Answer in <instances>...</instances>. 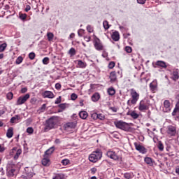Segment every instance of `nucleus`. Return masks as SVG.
I'll use <instances>...</instances> for the list:
<instances>
[{"label":"nucleus","instance_id":"4c0bfd02","mask_svg":"<svg viewBox=\"0 0 179 179\" xmlns=\"http://www.w3.org/2000/svg\"><path fill=\"white\" fill-rule=\"evenodd\" d=\"M6 47H8V45L6 43L0 45V52H3L6 50Z\"/></svg>","mask_w":179,"mask_h":179},{"label":"nucleus","instance_id":"2f4dec72","mask_svg":"<svg viewBox=\"0 0 179 179\" xmlns=\"http://www.w3.org/2000/svg\"><path fill=\"white\" fill-rule=\"evenodd\" d=\"M107 92L109 96H114L115 94V89L113 87H109Z\"/></svg>","mask_w":179,"mask_h":179},{"label":"nucleus","instance_id":"58836bf2","mask_svg":"<svg viewBox=\"0 0 179 179\" xmlns=\"http://www.w3.org/2000/svg\"><path fill=\"white\" fill-rule=\"evenodd\" d=\"M62 164H63V166H68L69 164H71V161L68 159H63L62 160Z\"/></svg>","mask_w":179,"mask_h":179},{"label":"nucleus","instance_id":"412c9836","mask_svg":"<svg viewBox=\"0 0 179 179\" xmlns=\"http://www.w3.org/2000/svg\"><path fill=\"white\" fill-rule=\"evenodd\" d=\"M55 150V148L51 147L48 150L45 152L44 156H46L48 157H50L52 153H54V151Z\"/></svg>","mask_w":179,"mask_h":179},{"label":"nucleus","instance_id":"a211bd4d","mask_svg":"<svg viewBox=\"0 0 179 179\" xmlns=\"http://www.w3.org/2000/svg\"><path fill=\"white\" fill-rule=\"evenodd\" d=\"M156 66H159V68H163L164 69H166L167 68V64L162 60H158L155 62Z\"/></svg>","mask_w":179,"mask_h":179},{"label":"nucleus","instance_id":"a878e982","mask_svg":"<svg viewBox=\"0 0 179 179\" xmlns=\"http://www.w3.org/2000/svg\"><path fill=\"white\" fill-rule=\"evenodd\" d=\"M79 116H80V118H81L82 120H86V118H87L88 117L87 112L85 110L80 111L79 113Z\"/></svg>","mask_w":179,"mask_h":179},{"label":"nucleus","instance_id":"f8f14e48","mask_svg":"<svg viewBox=\"0 0 179 179\" xmlns=\"http://www.w3.org/2000/svg\"><path fill=\"white\" fill-rule=\"evenodd\" d=\"M10 155L11 156L15 155L13 159L14 160H17V159H19V157L22 155V150H16V148H14L12 149V151L10 152Z\"/></svg>","mask_w":179,"mask_h":179},{"label":"nucleus","instance_id":"680f3d73","mask_svg":"<svg viewBox=\"0 0 179 179\" xmlns=\"http://www.w3.org/2000/svg\"><path fill=\"white\" fill-rule=\"evenodd\" d=\"M138 3H140L141 5H144V3H146V0H137Z\"/></svg>","mask_w":179,"mask_h":179},{"label":"nucleus","instance_id":"e2e57ef3","mask_svg":"<svg viewBox=\"0 0 179 179\" xmlns=\"http://www.w3.org/2000/svg\"><path fill=\"white\" fill-rule=\"evenodd\" d=\"M104 116L103 114H98V120H104Z\"/></svg>","mask_w":179,"mask_h":179},{"label":"nucleus","instance_id":"6e6552de","mask_svg":"<svg viewBox=\"0 0 179 179\" xmlns=\"http://www.w3.org/2000/svg\"><path fill=\"white\" fill-rule=\"evenodd\" d=\"M29 99H30V94H26L25 95L20 96L16 101V106H22V104H24Z\"/></svg>","mask_w":179,"mask_h":179},{"label":"nucleus","instance_id":"b1692460","mask_svg":"<svg viewBox=\"0 0 179 179\" xmlns=\"http://www.w3.org/2000/svg\"><path fill=\"white\" fill-rule=\"evenodd\" d=\"M92 101H94V103H96V101H99L100 100V94L98 92H95L92 96Z\"/></svg>","mask_w":179,"mask_h":179},{"label":"nucleus","instance_id":"c85d7f7f","mask_svg":"<svg viewBox=\"0 0 179 179\" xmlns=\"http://www.w3.org/2000/svg\"><path fill=\"white\" fill-rule=\"evenodd\" d=\"M150 89L151 92H155L157 90V84H156L155 83H151L150 84Z\"/></svg>","mask_w":179,"mask_h":179},{"label":"nucleus","instance_id":"0e129e2a","mask_svg":"<svg viewBox=\"0 0 179 179\" xmlns=\"http://www.w3.org/2000/svg\"><path fill=\"white\" fill-rule=\"evenodd\" d=\"M5 152V147L3 145H0V153H3Z\"/></svg>","mask_w":179,"mask_h":179},{"label":"nucleus","instance_id":"423d86ee","mask_svg":"<svg viewBox=\"0 0 179 179\" xmlns=\"http://www.w3.org/2000/svg\"><path fill=\"white\" fill-rule=\"evenodd\" d=\"M118 76L122 77V72L118 71L117 72L116 71H111L109 75V79L110 83H115L117 82V78H118Z\"/></svg>","mask_w":179,"mask_h":179},{"label":"nucleus","instance_id":"e433bc0d","mask_svg":"<svg viewBox=\"0 0 179 179\" xmlns=\"http://www.w3.org/2000/svg\"><path fill=\"white\" fill-rule=\"evenodd\" d=\"M157 148L161 152H163V150H164V145H163V143L162 141L158 142Z\"/></svg>","mask_w":179,"mask_h":179},{"label":"nucleus","instance_id":"7c9ffc66","mask_svg":"<svg viewBox=\"0 0 179 179\" xmlns=\"http://www.w3.org/2000/svg\"><path fill=\"white\" fill-rule=\"evenodd\" d=\"M58 107H59V108H60L58 110V112L62 113V111H64V110H65V108H66V103H60L58 105Z\"/></svg>","mask_w":179,"mask_h":179},{"label":"nucleus","instance_id":"37998d69","mask_svg":"<svg viewBox=\"0 0 179 179\" xmlns=\"http://www.w3.org/2000/svg\"><path fill=\"white\" fill-rule=\"evenodd\" d=\"M29 58L31 60H33L36 58V53H34V52H31L29 54Z\"/></svg>","mask_w":179,"mask_h":179},{"label":"nucleus","instance_id":"dca6fc26","mask_svg":"<svg viewBox=\"0 0 179 179\" xmlns=\"http://www.w3.org/2000/svg\"><path fill=\"white\" fill-rule=\"evenodd\" d=\"M43 96L45 99H54L55 95H54V93H52V92L51 91H45L43 93Z\"/></svg>","mask_w":179,"mask_h":179},{"label":"nucleus","instance_id":"052dcab7","mask_svg":"<svg viewBox=\"0 0 179 179\" xmlns=\"http://www.w3.org/2000/svg\"><path fill=\"white\" fill-rule=\"evenodd\" d=\"M61 85L59 83H56L55 84V89H57V90H61Z\"/></svg>","mask_w":179,"mask_h":179},{"label":"nucleus","instance_id":"c9c22d12","mask_svg":"<svg viewBox=\"0 0 179 179\" xmlns=\"http://www.w3.org/2000/svg\"><path fill=\"white\" fill-rule=\"evenodd\" d=\"M103 26L105 30H108L110 29V24H108V21L105 20L103 22Z\"/></svg>","mask_w":179,"mask_h":179},{"label":"nucleus","instance_id":"774afa93","mask_svg":"<svg viewBox=\"0 0 179 179\" xmlns=\"http://www.w3.org/2000/svg\"><path fill=\"white\" fill-rule=\"evenodd\" d=\"M175 171H176V174H177L178 176H179V166H177V167L176 168Z\"/></svg>","mask_w":179,"mask_h":179},{"label":"nucleus","instance_id":"de8ad7c7","mask_svg":"<svg viewBox=\"0 0 179 179\" xmlns=\"http://www.w3.org/2000/svg\"><path fill=\"white\" fill-rule=\"evenodd\" d=\"M114 66H115V62H110L108 64V68H109V69H113L114 68Z\"/></svg>","mask_w":179,"mask_h":179},{"label":"nucleus","instance_id":"473e14b6","mask_svg":"<svg viewBox=\"0 0 179 179\" xmlns=\"http://www.w3.org/2000/svg\"><path fill=\"white\" fill-rule=\"evenodd\" d=\"M172 79L173 80H174L175 82L176 80H178L179 79V75L177 71H173L172 73Z\"/></svg>","mask_w":179,"mask_h":179},{"label":"nucleus","instance_id":"a19ab883","mask_svg":"<svg viewBox=\"0 0 179 179\" xmlns=\"http://www.w3.org/2000/svg\"><path fill=\"white\" fill-rule=\"evenodd\" d=\"M43 65H48L50 64V58L49 57H44L42 60Z\"/></svg>","mask_w":179,"mask_h":179},{"label":"nucleus","instance_id":"49530a36","mask_svg":"<svg viewBox=\"0 0 179 179\" xmlns=\"http://www.w3.org/2000/svg\"><path fill=\"white\" fill-rule=\"evenodd\" d=\"M125 51L127 54H131V52H132V48L131 46H126Z\"/></svg>","mask_w":179,"mask_h":179},{"label":"nucleus","instance_id":"6ab92c4d","mask_svg":"<svg viewBox=\"0 0 179 179\" xmlns=\"http://www.w3.org/2000/svg\"><path fill=\"white\" fill-rule=\"evenodd\" d=\"M76 127V124L73 122H68L64 124V129L68 131L69 129H73Z\"/></svg>","mask_w":179,"mask_h":179},{"label":"nucleus","instance_id":"09e8293b","mask_svg":"<svg viewBox=\"0 0 179 179\" xmlns=\"http://www.w3.org/2000/svg\"><path fill=\"white\" fill-rule=\"evenodd\" d=\"M87 30L88 33H93V31H94V30L93 29V27H92L91 25L87 26Z\"/></svg>","mask_w":179,"mask_h":179},{"label":"nucleus","instance_id":"2eb2a0df","mask_svg":"<svg viewBox=\"0 0 179 179\" xmlns=\"http://www.w3.org/2000/svg\"><path fill=\"white\" fill-rule=\"evenodd\" d=\"M43 166L48 167L51 164V160H50V157L47 155H43V159L41 161Z\"/></svg>","mask_w":179,"mask_h":179},{"label":"nucleus","instance_id":"ea45409f","mask_svg":"<svg viewBox=\"0 0 179 179\" xmlns=\"http://www.w3.org/2000/svg\"><path fill=\"white\" fill-rule=\"evenodd\" d=\"M47 108V104L44 103L41 106V107L38 110V111H40L41 113H44L45 111V109Z\"/></svg>","mask_w":179,"mask_h":179},{"label":"nucleus","instance_id":"4468645a","mask_svg":"<svg viewBox=\"0 0 179 179\" xmlns=\"http://www.w3.org/2000/svg\"><path fill=\"white\" fill-rule=\"evenodd\" d=\"M106 156H108V157H110V159H113V160H119L120 159L118 155H117L115 151L112 150H108L106 152Z\"/></svg>","mask_w":179,"mask_h":179},{"label":"nucleus","instance_id":"338daca9","mask_svg":"<svg viewBox=\"0 0 179 179\" xmlns=\"http://www.w3.org/2000/svg\"><path fill=\"white\" fill-rule=\"evenodd\" d=\"M27 92V88L24 87L21 89V93H26Z\"/></svg>","mask_w":179,"mask_h":179},{"label":"nucleus","instance_id":"4be33fe9","mask_svg":"<svg viewBox=\"0 0 179 179\" xmlns=\"http://www.w3.org/2000/svg\"><path fill=\"white\" fill-rule=\"evenodd\" d=\"M144 162L145 163H146V164H148V166H153L155 161H153V159L149 157H147L144 159Z\"/></svg>","mask_w":179,"mask_h":179},{"label":"nucleus","instance_id":"f03ea898","mask_svg":"<svg viewBox=\"0 0 179 179\" xmlns=\"http://www.w3.org/2000/svg\"><path fill=\"white\" fill-rule=\"evenodd\" d=\"M101 157H103V152L101 151V150L97 149L90 155L89 160L90 162H92V163H96L99 162Z\"/></svg>","mask_w":179,"mask_h":179},{"label":"nucleus","instance_id":"9d476101","mask_svg":"<svg viewBox=\"0 0 179 179\" xmlns=\"http://www.w3.org/2000/svg\"><path fill=\"white\" fill-rule=\"evenodd\" d=\"M136 150L139 152V153H141L142 155H146L148 153V149L145 148V146L141 145V144H138V143H134Z\"/></svg>","mask_w":179,"mask_h":179},{"label":"nucleus","instance_id":"864d4df0","mask_svg":"<svg viewBox=\"0 0 179 179\" xmlns=\"http://www.w3.org/2000/svg\"><path fill=\"white\" fill-rule=\"evenodd\" d=\"M65 177L64 176V175H61V174H57L55 178H53V179H64Z\"/></svg>","mask_w":179,"mask_h":179},{"label":"nucleus","instance_id":"f3484780","mask_svg":"<svg viewBox=\"0 0 179 179\" xmlns=\"http://www.w3.org/2000/svg\"><path fill=\"white\" fill-rule=\"evenodd\" d=\"M127 115H130L133 120H138V118H139V114H138L135 110L127 112Z\"/></svg>","mask_w":179,"mask_h":179},{"label":"nucleus","instance_id":"7ed1b4c3","mask_svg":"<svg viewBox=\"0 0 179 179\" xmlns=\"http://www.w3.org/2000/svg\"><path fill=\"white\" fill-rule=\"evenodd\" d=\"M150 107V103L148 100H141L138 104V110L141 113H145L147 110H149Z\"/></svg>","mask_w":179,"mask_h":179},{"label":"nucleus","instance_id":"72a5a7b5","mask_svg":"<svg viewBox=\"0 0 179 179\" xmlns=\"http://www.w3.org/2000/svg\"><path fill=\"white\" fill-rule=\"evenodd\" d=\"M47 38L48 41H52V40H54V34H52V32H48Z\"/></svg>","mask_w":179,"mask_h":179},{"label":"nucleus","instance_id":"c756f323","mask_svg":"<svg viewBox=\"0 0 179 179\" xmlns=\"http://www.w3.org/2000/svg\"><path fill=\"white\" fill-rule=\"evenodd\" d=\"M178 113H179V103H177L176 104L175 108L173 109V111L172 112V115L173 116L177 115Z\"/></svg>","mask_w":179,"mask_h":179},{"label":"nucleus","instance_id":"aec40b11","mask_svg":"<svg viewBox=\"0 0 179 179\" xmlns=\"http://www.w3.org/2000/svg\"><path fill=\"white\" fill-rule=\"evenodd\" d=\"M111 38L113 41H120V32L115 31L111 35Z\"/></svg>","mask_w":179,"mask_h":179},{"label":"nucleus","instance_id":"393cba45","mask_svg":"<svg viewBox=\"0 0 179 179\" xmlns=\"http://www.w3.org/2000/svg\"><path fill=\"white\" fill-rule=\"evenodd\" d=\"M6 136L8 138H10L13 136V127H10L8 129L6 132Z\"/></svg>","mask_w":179,"mask_h":179},{"label":"nucleus","instance_id":"13d9d810","mask_svg":"<svg viewBox=\"0 0 179 179\" xmlns=\"http://www.w3.org/2000/svg\"><path fill=\"white\" fill-rule=\"evenodd\" d=\"M91 38H92L90 37V36H84V40H85L87 41V43H89V41H90Z\"/></svg>","mask_w":179,"mask_h":179},{"label":"nucleus","instance_id":"cd10ccee","mask_svg":"<svg viewBox=\"0 0 179 179\" xmlns=\"http://www.w3.org/2000/svg\"><path fill=\"white\" fill-rule=\"evenodd\" d=\"M78 66L79 68L85 69L86 66H87V64L86 62H83L82 60H78Z\"/></svg>","mask_w":179,"mask_h":179},{"label":"nucleus","instance_id":"6e6d98bb","mask_svg":"<svg viewBox=\"0 0 179 179\" xmlns=\"http://www.w3.org/2000/svg\"><path fill=\"white\" fill-rule=\"evenodd\" d=\"M71 100H76L78 99V95L75 93L71 94Z\"/></svg>","mask_w":179,"mask_h":179},{"label":"nucleus","instance_id":"20e7f679","mask_svg":"<svg viewBox=\"0 0 179 179\" xmlns=\"http://www.w3.org/2000/svg\"><path fill=\"white\" fill-rule=\"evenodd\" d=\"M114 124L116 128H118L119 129H122V131H128V129H129V125L128 124V123L122 120L114 122Z\"/></svg>","mask_w":179,"mask_h":179},{"label":"nucleus","instance_id":"0eeeda50","mask_svg":"<svg viewBox=\"0 0 179 179\" xmlns=\"http://www.w3.org/2000/svg\"><path fill=\"white\" fill-rule=\"evenodd\" d=\"M6 176L7 177H9V178L15 177V176H16V169H15V165L8 164L7 166Z\"/></svg>","mask_w":179,"mask_h":179},{"label":"nucleus","instance_id":"3c124183","mask_svg":"<svg viewBox=\"0 0 179 179\" xmlns=\"http://www.w3.org/2000/svg\"><path fill=\"white\" fill-rule=\"evenodd\" d=\"M6 97H7L8 100H12V99H13V93L8 92L6 95Z\"/></svg>","mask_w":179,"mask_h":179},{"label":"nucleus","instance_id":"39448f33","mask_svg":"<svg viewBox=\"0 0 179 179\" xmlns=\"http://www.w3.org/2000/svg\"><path fill=\"white\" fill-rule=\"evenodd\" d=\"M57 125V121L53 117H50L49 120L46 121V124L45 126V131H50L54 127Z\"/></svg>","mask_w":179,"mask_h":179},{"label":"nucleus","instance_id":"69168bd1","mask_svg":"<svg viewBox=\"0 0 179 179\" xmlns=\"http://www.w3.org/2000/svg\"><path fill=\"white\" fill-rule=\"evenodd\" d=\"M30 9H31V7L30 6V5H27L25 7V12H29V10H30Z\"/></svg>","mask_w":179,"mask_h":179},{"label":"nucleus","instance_id":"603ef678","mask_svg":"<svg viewBox=\"0 0 179 179\" xmlns=\"http://www.w3.org/2000/svg\"><path fill=\"white\" fill-rule=\"evenodd\" d=\"M20 19L21 20H24L25 19H27V15L26 13L20 14Z\"/></svg>","mask_w":179,"mask_h":179},{"label":"nucleus","instance_id":"8fccbe9b","mask_svg":"<svg viewBox=\"0 0 179 179\" xmlns=\"http://www.w3.org/2000/svg\"><path fill=\"white\" fill-rule=\"evenodd\" d=\"M27 134H29V135H31V134L34 132V129H33V127H28L27 129Z\"/></svg>","mask_w":179,"mask_h":179},{"label":"nucleus","instance_id":"ddd939ff","mask_svg":"<svg viewBox=\"0 0 179 179\" xmlns=\"http://www.w3.org/2000/svg\"><path fill=\"white\" fill-rule=\"evenodd\" d=\"M163 111L164 113H170L171 111V103H170V101L165 100L164 101Z\"/></svg>","mask_w":179,"mask_h":179},{"label":"nucleus","instance_id":"5fc2aeb1","mask_svg":"<svg viewBox=\"0 0 179 179\" xmlns=\"http://www.w3.org/2000/svg\"><path fill=\"white\" fill-rule=\"evenodd\" d=\"M85 33V30L80 29L78 31V34L79 36V37H82V36H83V34Z\"/></svg>","mask_w":179,"mask_h":179},{"label":"nucleus","instance_id":"bb28decb","mask_svg":"<svg viewBox=\"0 0 179 179\" xmlns=\"http://www.w3.org/2000/svg\"><path fill=\"white\" fill-rule=\"evenodd\" d=\"M24 170L27 178H31V177H33V173L31 172V169L29 170V168L27 167Z\"/></svg>","mask_w":179,"mask_h":179},{"label":"nucleus","instance_id":"79ce46f5","mask_svg":"<svg viewBox=\"0 0 179 179\" xmlns=\"http://www.w3.org/2000/svg\"><path fill=\"white\" fill-rule=\"evenodd\" d=\"M15 62L17 65H20V64H22V62H23V57H22V56L18 57Z\"/></svg>","mask_w":179,"mask_h":179},{"label":"nucleus","instance_id":"bf43d9fd","mask_svg":"<svg viewBox=\"0 0 179 179\" xmlns=\"http://www.w3.org/2000/svg\"><path fill=\"white\" fill-rule=\"evenodd\" d=\"M96 172H97V169L96 168L91 169V174L94 175L96 174Z\"/></svg>","mask_w":179,"mask_h":179},{"label":"nucleus","instance_id":"9b49d317","mask_svg":"<svg viewBox=\"0 0 179 179\" xmlns=\"http://www.w3.org/2000/svg\"><path fill=\"white\" fill-rule=\"evenodd\" d=\"M166 132L168 135H170V136H176V135L177 134V127L173 125H169L167 127Z\"/></svg>","mask_w":179,"mask_h":179},{"label":"nucleus","instance_id":"c03bdc74","mask_svg":"<svg viewBox=\"0 0 179 179\" xmlns=\"http://www.w3.org/2000/svg\"><path fill=\"white\" fill-rule=\"evenodd\" d=\"M124 177L126 179H131L132 178V173H126L124 174Z\"/></svg>","mask_w":179,"mask_h":179},{"label":"nucleus","instance_id":"f704fd0d","mask_svg":"<svg viewBox=\"0 0 179 179\" xmlns=\"http://www.w3.org/2000/svg\"><path fill=\"white\" fill-rule=\"evenodd\" d=\"M69 55L71 57H73L75 55H76V50H75V48H71L69 50Z\"/></svg>","mask_w":179,"mask_h":179},{"label":"nucleus","instance_id":"5701e85b","mask_svg":"<svg viewBox=\"0 0 179 179\" xmlns=\"http://www.w3.org/2000/svg\"><path fill=\"white\" fill-rule=\"evenodd\" d=\"M19 120H20V115H15L10 119V124H15V122L17 123L19 122Z\"/></svg>","mask_w":179,"mask_h":179},{"label":"nucleus","instance_id":"1a4fd4ad","mask_svg":"<svg viewBox=\"0 0 179 179\" xmlns=\"http://www.w3.org/2000/svg\"><path fill=\"white\" fill-rule=\"evenodd\" d=\"M94 46L97 51H103L104 50V46L101 43V41L96 36L94 39Z\"/></svg>","mask_w":179,"mask_h":179},{"label":"nucleus","instance_id":"a18cd8bd","mask_svg":"<svg viewBox=\"0 0 179 179\" xmlns=\"http://www.w3.org/2000/svg\"><path fill=\"white\" fill-rule=\"evenodd\" d=\"M91 118H92V120H99V114L93 113L91 114Z\"/></svg>","mask_w":179,"mask_h":179},{"label":"nucleus","instance_id":"f257e3e1","mask_svg":"<svg viewBox=\"0 0 179 179\" xmlns=\"http://www.w3.org/2000/svg\"><path fill=\"white\" fill-rule=\"evenodd\" d=\"M130 96L131 97V99H129L127 102V106L131 107V106H135L136 103H138V100H139V93L136 92L135 89L130 90Z\"/></svg>","mask_w":179,"mask_h":179},{"label":"nucleus","instance_id":"4d7b16f0","mask_svg":"<svg viewBox=\"0 0 179 179\" xmlns=\"http://www.w3.org/2000/svg\"><path fill=\"white\" fill-rule=\"evenodd\" d=\"M61 101H62V99L61 96H59L58 98H57L56 101H55V103L59 104V103H61Z\"/></svg>","mask_w":179,"mask_h":179}]
</instances>
